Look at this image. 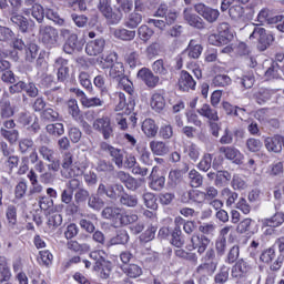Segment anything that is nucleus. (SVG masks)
<instances>
[{
    "label": "nucleus",
    "mask_w": 284,
    "mask_h": 284,
    "mask_svg": "<svg viewBox=\"0 0 284 284\" xmlns=\"http://www.w3.org/2000/svg\"><path fill=\"white\" fill-rule=\"evenodd\" d=\"M186 52L190 59H199V57L203 54V45H201L196 40H191L186 48Z\"/></svg>",
    "instance_id": "nucleus-25"
},
{
    "label": "nucleus",
    "mask_w": 284,
    "mask_h": 284,
    "mask_svg": "<svg viewBox=\"0 0 284 284\" xmlns=\"http://www.w3.org/2000/svg\"><path fill=\"white\" fill-rule=\"evenodd\" d=\"M181 181H183V172L181 170L170 171L168 185L171 187H176Z\"/></svg>",
    "instance_id": "nucleus-45"
},
{
    "label": "nucleus",
    "mask_w": 284,
    "mask_h": 284,
    "mask_svg": "<svg viewBox=\"0 0 284 284\" xmlns=\"http://www.w3.org/2000/svg\"><path fill=\"white\" fill-rule=\"evenodd\" d=\"M40 39L47 48H54L57 45V39H59V32L51 26L40 27Z\"/></svg>",
    "instance_id": "nucleus-6"
},
{
    "label": "nucleus",
    "mask_w": 284,
    "mask_h": 284,
    "mask_svg": "<svg viewBox=\"0 0 284 284\" xmlns=\"http://www.w3.org/2000/svg\"><path fill=\"white\" fill-rule=\"evenodd\" d=\"M138 79L143 81V83L146 85V88H150L151 90H154L156 85H159V82L161 81V78L149 68H142L138 71Z\"/></svg>",
    "instance_id": "nucleus-7"
},
{
    "label": "nucleus",
    "mask_w": 284,
    "mask_h": 284,
    "mask_svg": "<svg viewBox=\"0 0 284 284\" xmlns=\"http://www.w3.org/2000/svg\"><path fill=\"white\" fill-rule=\"evenodd\" d=\"M184 153L187 154L191 161H194V162L199 161V156H201V151L199 150V146L194 143L185 146Z\"/></svg>",
    "instance_id": "nucleus-52"
},
{
    "label": "nucleus",
    "mask_w": 284,
    "mask_h": 284,
    "mask_svg": "<svg viewBox=\"0 0 284 284\" xmlns=\"http://www.w3.org/2000/svg\"><path fill=\"white\" fill-rule=\"evenodd\" d=\"M219 267V262H204L196 268L197 274H214Z\"/></svg>",
    "instance_id": "nucleus-38"
},
{
    "label": "nucleus",
    "mask_w": 284,
    "mask_h": 284,
    "mask_svg": "<svg viewBox=\"0 0 284 284\" xmlns=\"http://www.w3.org/2000/svg\"><path fill=\"white\" fill-rule=\"evenodd\" d=\"M143 21V16L136 11L131 12L125 20V27L134 30V28H139L141 22Z\"/></svg>",
    "instance_id": "nucleus-28"
},
{
    "label": "nucleus",
    "mask_w": 284,
    "mask_h": 284,
    "mask_svg": "<svg viewBox=\"0 0 284 284\" xmlns=\"http://www.w3.org/2000/svg\"><path fill=\"white\" fill-rule=\"evenodd\" d=\"M10 21L13 26H17L21 32H27L30 28V22H28V18L22 14L17 13V11H11Z\"/></svg>",
    "instance_id": "nucleus-19"
},
{
    "label": "nucleus",
    "mask_w": 284,
    "mask_h": 284,
    "mask_svg": "<svg viewBox=\"0 0 284 284\" xmlns=\"http://www.w3.org/2000/svg\"><path fill=\"white\" fill-rule=\"evenodd\" d=\"M230 280V267L222 265L214 276V283L225 284Z\"/></svg>",
    "instance_id": "nucleus-36"
},
{
    "label": "nucleus",
    "mask_w": 284,
    "mask_h": 284,
    "mask_svg": "<svg viewBox=\"0 0 284 284\" xmlns=\"http://www.w3.org/2000/svg\"><path fill=\"white\" fill-rule=\"evenodd\" d=\"M221 196L224 199L226 207H232V205H234L239 200V193L232 191L230 187H224L221 191Z\"/></svg>",
    "instance_id": "nucleus-27"
},
{
    "label": "nucleus",
    "mask_w": 284,
    "mask_h": 284,
    "mask_svg": "<svg viewBox=\"0 0 284 284\" xmlns=\"http://www.w3.org/2000/svg\"><path fill=\"white\" fill-rule=\"evenodd\" d=\"M142 132L148 139H154L159 134V126L152 119H145L142 122Z\"/></svg>",
    "instance_id": "nucleus-20"
},
{
    "label": "nucleus",
    "mask_w": 284,
    "mask_h": 284,
    "mask_svg": "<svg viewBox=\"0 0 284 284\" xmlns=\"http://www.w3.org/2000/svg\"><path fill=\"white\" fill-rule=\"evenodd\" d=\"M39 57V45L30 43L26 49V61L32 63Z\"/></svg>",
    "instance_id": "nucleus-51"
},
{
    "label": "nucleus",
    "mask_w": 284,
    "mask_h": 284,
    "mask_svg": "<svg viewBox=\"0 0 284 284\" xmlns=\"http://www.w3.org/2000/svg\"><path fill=\"white\" fill-rule=\"evenodd\" d=\"M264 227H281L284 223V212H276L273 216L262 220Z\"/></svg>",
    "instance_id": "nucleus-22"
},
{
    "label": "nucleus",
    "mask_w": 284,
    "mask_h": 284,
    "mask_svg": "<svg viewBox=\"0 0 284 284\" xmlns=\"http://www.w3.org/2000/svg\"><path fill=\"white\" fill-rule=\"evenodd\" d=\"M109 77L115 81H120L125 78V68L123 67V63L115 62L109 70Z\"/></svg>",
    "instance_id": "nucleus-24"
},
{
    "label": "nucleus",
    "mask_w": 284,
    "mask_h": 284,
    "mask_svg": "<svg viewBox=\"0 0 284 284\" xmlns=\"http://www.w3.org/2000/svg\"><path fill=\"white\" fill-rule=\"evenodd\" d=\"M1 136L3 139H7L10 143H17L19 141V131L17 130H6V129H0Z\"/></svg>",
    "instance_id": "nucleus-57"
},
{
    "label": "nucleus",
    "mask_w": 284,
    "mask_h": 284,
    "mask_svg": "<svg viewBox=\"0 0 284 284\" xmlns=\"http://www.w3.org/2000/svg\"><path fill=\"white\" fill-rule=\"evenodd\" d=\"M54 69L57 70V81L59 83H65L70 77V68L68 67V60L63 58H58L53 63Z\"/></svg>",
    "instance_id": "nucleus-9"
},
{
    "label": "nucleus",
    "mask_w": 284,
    "mask_h": 284,
    "mask_svg": "<svg viewBox=\"0 0 284 284\" xmlns=\"http://www.w3.org/2000/svg\"><path fill=\"white\" fill-rule=\"evenodd\" d=\"M220 153L224 154L225 159L233 161L236 165H242L243 160L245 159V155L234 146H221Z\"/></svg>",
    "instance_id": "nucleus-10"
},
{
    "label": "nucleus",
    "mask_w": 284,
    "mask_h": 284,
    "mask_svg": "<svg viewBox=\"0 0 284 284\" xmlns=\"http://www.w3.org/2000/svg\"><path fill=\"white\" fill-rule=\"evenodd\" d=\"M61 223H63V216H61V214L54 213L49 216L48 225L50 230H57Z\"/></svg>",
    "instance_id": "nucleus-64"
},
{
    "label": "nucleus",
    "mask_w": 284,
    "mask_h": 284,
    "mask_svg": "<svg viewBox=\"0 0 284 284\" xmlns=\"http://www.w3.org/2000/svg\"><path fill=\"white\" fill-rule=\"evenodd\" d=\"M130 241V235L128 234V231L121 230L118 232L115 236H113L109 241V245H125Z\"/></svg>",
    "instance_id": "nucleus-34"
},
{
    "label": "nucleus",
    "mask_w": 284,
    "mask_h": 284,
    "mask_svg": "<svg viewBox=\"0 0 284 284\" xmlns=\"http://www.w3.org/2000/svg\"><path fill=\"white\" fill-rule=\"evenodd\" d=\"M19 120H20V123H22V125H30L32 123V128L34 130H39V124L37 123V116L30 113L22 112L20 113Z\"/></svg>",
    "instance_id": "nucleus-47"
},
{
    "label": "nucleus",
    "mask_w": 284,
    "mask_h": 284,
    "mask_svg": "<svg viewBox=\"0 0 284 284\" xmlns=\"http://www.w3.org/2000/svg\"><path fill=\"white\" fill-rule=\"evenodd\" d=\"M114 61H116V53H110L105 58H101L99 65L102 70H108L114 65Z\"/></svg>",
    "instance_id": "nucleus-56"
},
{
    "label": "nucleus",
    "mask_w": 284,
    "mask_h": 284,
    "mask_svg": "<svg viewBox=\"0 0 284 284\" xmlns=\"http://www.w3.org/2000/svg\"><path fill=\"white\" fill-rule=\"evenodd\" d=\"M64 172H67L65 174L67 179H74L75 176H81L83 172H85V170L81 169L80 165L73 163Z\"/></svg>",
    "instance_id": "nucleus-58"
},
{
    "label": "nucleus",
    "mask_w": 284,
    "mask_h": 284,
    "mask_svg": "<svg viewBox=\"0 0 284 284\" xmlns=\"http://www.w3.org/2000/svg\"><path fill=\"white\" fill-rule=\"evenodd\" d=\"M180 90L187 92V90H194L196 88V81L187 71H182L179 79Z\"/></svg>",
    "instance_id": "nucleus-16"
},
{
    "label": "nucleus",
    "mask_w": 284,
    "mask_h": 284,
    "mask_svg": "<svg viewBox=\"0 0 284 284\" xmlns=\"http://www.w3.org/2000/svg\"><path fill=\"white\" fill-rule=\"evenodd\" d=\"M45 131L50 136H63L65 134V128L63 126V123H53V124H48L45 126Z\"/></svg>",
    "instance_id": "nucleus-33"
},
{
    "label": "nucleus",
    "mask_w": 284,
    "mask_h": 284,
    "mask_svg": "<svg viewBox=\"0 0 284 284\" xmlns=\"http://www.w3.org/2000/svg\"><path fill=\"white\" fill-rule=\"evenodd\" d=\"M231 187H233V190H246L247 189V183L245 182V180H243V178L239 176V175H233V179L231 181Z\"/></svg>",
    "instance_id": "nucleus-62"
},
{
    "label": "nucleus",
    "mask_w": 284,
    "mask_h": 284,
    "mask_svg": "<svg viewBox=\"0 0 284 284\" xmlns=\"http://www.w3.org/2000/svg\"><path fill=\"white\" fill-rule=\"evenodd\" d=\"M41 119L43 121L54 122L59 121V112L54 111L52 108H48L41 113Z\"/></svg>",
    "instance_id": "nucleus-59"
},
{
    "label": "nucleus",
    "mask_w": 284,
    "mask_h": 284,
    "mask_svg": "<svg viewBox=\"0 0 284 284\" xmlns=\"http://www.w3.org/2000/svg\"><path fill=\"white\" fill-rule=\"evenodd\" d=\"M124 274L130 278H139L143 274V268L136 264H130L123 268Z\"/></svg>",
    "instance_id": "nucleus-46"
},
{
    "label": "nucleus",
    "mask_w": 284,
    "mask_h": 284,
    "mask_svg": "<svg viewBox=\"0 0 284 284\" xmlns=\"http://www.w3.org/2000/svg\"><path fill=\"white\" fill-rule=\"evenodd\" d=\"M31 16L36 21H38V23H43V19H45V11L41 4L36 3L31 8Z\"/></svg>",
    "instance_id": "nucleus-50"
},
{
    "label": "nucleus",
    "mask_w": 284,
    "mask_h": 284,
    "mask_svg": "<svg viewBox=\"0 0 284 284\" xmlns=\"http://www.w3.org/2000/svg\"><path fill=\"white\" fill-rule=\"evenodd\" d=\"M154 36V30L150 29L146 24H142L138 29V37L141 41L148 42Z\"/></svg>",
    "instance_id": "nucleus-42"
},
{
    "label": "nucleus",
    "mask_w": 284,
    "mask_h": 284,
    "mask_svg": "<svg viewBox=\"0 0 284 284\" xmlns=\"http://www.w3.org/2000/svg\"><path fill=\"white\" fill-rule=\"evenodd\" d=\"M120 204L124 205L125 207H136L139 205V197L136 195L122 193L120 195Z\"/></svg>",
    "instance_id": "nucleus-35"
},
{
    "label": "nucleus",
    "mask_w": 284,
    "mask_h": 284,
    "mask_svg": "<svg viewBox=\"0 0 284 284\" xmlns=\"http://www.w3.org/2000/svg\"><path fill=\"white\" fill-rule=\"evenodd\" d=\"M230 181H232V173L229 171H217L216 179L214 181V185L216 187H225V185H230Z\"/></svg>",
    "instance_id": "nucleus-26"
},
{
    "label": "nucleus",
    "mask_w": 284,
    "mask_h": 284,
    "mask_svg": "<svg viewBox=\"0 0 284 284\" xmlns=\"http://www.w3.org/2000/svg\"><path fill=\"white\" fill-rule=\"evenodd\" d=\"M149 148L155 156H165L170 152V148L163 141L152 140L149 143Z\"/></svg>",
    "instance_id": "nucleus-21"
},
{
    "label": "nucleus",
    "mask_w": 284,
    "mask_h": 284,
    "mask_svg": "<svg viewBox=\"0 0 284 284\" xmlns=\"http://www.w3.org/2000/svg\"><path fill=\"white\" fill-rule=\"evenodd\" d=\"M210 168H212V154L205 153L199 162L197 169L201 172H209Z\"/></svg>",
    "instance_id": "nucleus-55"
},
{
    "label": "nucleus",
    "mask_w": 284,
    "mask_h": 284,
    "mask_svg": "<svg viewBox=\"0 0 284 284\" xmlns=\"http://www.w3.org/2000/svg\"><path fill=\"white\" fill-rule=\"evenodd\" d=\"M250 39H256L257 40V49L260 52H265L272 43H274V34L267 33L265 28L254 24L253 26V31L250 34Z\"/></svg>",
    "instance_id": "nucleus-1"
},
{
    "label": "nucleus",
    "mask_w": 284,
    "mask_h": 284,
    "mask_svg": "<svg viewBox=\"0 0 284 284\" xmlns=\"http://www.w3.org/2000/svg\"><path fill=\"white\" fill-rule=\"evenodd\" d=\"M136 152L140 155V161L144 163V165L152 164V153L148 150V145L145 143L138 144Z\"/></svg>",
    "instance_id": "nucleus-29"
},
{
    "label": "nucleus",
    "mask_w": 284,
    "mask_h": 284,
    "mask_svg": "<svg viewBox=\"0 0 284 284\" xmlns=\"http://www.w3.org/2000/svg\"><path fill=\"white\" fill-rule=\"evenodd\" d=\"M217 32L219 36L223 38L224 43H230V41H232V39L234 38L232 31H230V23L227 22L220 23V26L217 27Z\"/></svg>",
    "instance_id": "nucleus-32"
},
{
    "label": "nucleus",
    "mask_w": 284,
    "mask_h": 284,
    "mask_svg": "<svg viewBox=\"0 0 284 284\" xmlns=\"http://www.w3.org/2000/svg\"><path fill=\"white\" fill-rule=\"evenodd\" d=\"M207 245H210V239L205 235H193L191 237V244L187 245L190 251L197 250V254H205V250H207Z\"/></svg>",
    "instance_id": "nucleus-12"
},
{
    "label": "nucleus",
    "mask_w": 284,
    "mask_h": 284,
    "mask_svg": "<svg viewBox=\"0 0 284 284\" xmlns=\"http://www.w3.org/2000/svg\"><path fill=\"white\" fill-rule=\"evenodd\" d=\"M60 37H62V39H65L63 50L67 54H72V52L81 50L79 37L77 36V33L70 31V29L62 28L60 30Z\"/></svg>",
    "instance_id": "nucleus-3"
},
{
    "label": "nucleus",
    "mask_w": 284,
    "mask_h": 284,
    "mask_svg": "<svg viewBox=\"0 0 284 284\" xmlns=\"http://www.w3.org/2000/svg\"><path fill=\"white\" fill-rule=\"evenodd\" d=\"M115 39H121V41H132L136 37V31H130L128 29H115L113 32Z\"/></svg>",
    "instance_id": "nucleus-37"
},
{
    "label": "nucleus",
    "mask_w": 284,
    "mask_h": 284,
    "mask_svg": "<svg viewBox=\"0 0 284 284\" xmlns=\"http://www.w3.org/2000/svg\"><path fill=\"white\" fill-rule=\"evenodd\" d=\"M184 20L189 26H192L193 28H197V30H203L205 28V22L203 19L195 13H192V9H184Z\"/></svg>",
    "instance_id": "nucleus-17"
},
{
    "label": "nucleus",
    "mask_w": 284,
    "mask_h": 284,
    "mask_svg": "<svg viewBox=\"0 0 284 284\" xmlns=\"http://www.w3.org/2000/svg\"><path fill=\"white\" fill-rule=\"evenodd\" d=\"M153 74H158V77H161V79H164V77H168L169 70L168 65H165V62L163 59L156 60L152 64Z\"/></svg>",
    "instance_id": "nucleus-31"
},
{
    "label": "nucleus",
    "mask_w": 284,
    "mask_h": 284,
    "mask_svg": "<svg viewBox=\"0 0 284 284\" xmlns=\"http://www.w3.org/2000/svg\"><path fill=\"white\" fill-rule=\"evenodd\" d=\"M246 150L252 153L261 152L263 149V142L256 138H248L245 142Z\"/></svg>",
    "instance_id": "nucleus-40"
},
{
    "label": "nucleus",
    "mask_w": 284,
    "mask_h": 284,
    "mask_svg": "<svg viewBox=\"0 0 284 284\" xmlns=\"http://www.w3.org/2000/svg\"><path fill=\"white\" fill-rule=\"evenodd\" d=\"M38 152L44 161H48L49 171L59 172V170L61 169V162L57 158H54V151L51 148H49L48 145H41L39 146Z\"/></svg>",
    "instance_id": "nucleus-4"
},
{
    "label": "nucleus",
    "mask_w": 284,
    "mask_h": 284,
    "mask_svg": "<svg viewBox=\"0 0 284 284\" xmlns=\"http://www.w3.org/2000/svg\"><path fill=\"white\" fill-rule=\"evenodd\" d=\"M109 154L112 158L113 163H115L116 168H123V160L125 159L123 150L113 148Z\"/></svg>",
    "instance_id": "nucleus-41"
},
{
    "label": "nucleus",
    "mask_w": 284,
    "mask_h": 284,
    "mask_svg": "<svg viewBox=\"0 0 284 284\" xmlns=\"http://www.w3.org/2000/svg\"><path fill=\"white\" fill-rule=\"evenodd\" d=\"M98 10L112 24L121 23V19H123V12L118 9L116 4L112 9V0H99Z\"/></svg>",
    "instance_id": "nucleus-2"
},
{
    "label": "nucleus",
    "mask_w": 284,
    "mask_h": 284,
    "mask_svg": "<svg viewBox=\"0 0 284 284\" xmlns=\"http://www.w3.org/2000/svg\"><path fill=\"white\" fill-rule=\"evenodd\" d=\"M195 12L200 14V17H203L207 23H214L219 17L221 16V12L216 9H212L204 3H197L194 6Z\"/></svg>",
    "instance_id": "nucleus-8"
},
{
    "label": "nucleus",
    "mask_w": 284,
    "mask_h": 284,
    "mask_svg": "<svg viewBox=\"0 0 284 284\" xmlns=\"http://www.w3.org/2000/svg\"><path fill=\"white\" fill-rule=\"evenodd\" d=\"M122 214H123V209L119 206H106L102 211L103 219H106L108 221H112L116 225H119Z\"/></svg>",
    "instance_id": "nucleus-15"
},
{
    "label": "nucleus",
    "mask_w": 284,
    "mask_h": 284,
    "mask_svg": "<svg viewBox=\"0 0 284 284\" xmlns=\"http://www.w3.org/2000/svg\"><path fill=\"white\" fill-rule=\"evenodd\" d=\"M150 105L154 112L161 113L162 110H165V97L161 93H153Z\"/></svg>",
    "instance_id": "nucleus-23"
},
{
    "label": "nucleus",
    "mask_w": 284,
    "mask_h": 284,
    "mask_svg": "<svg viewBox=\"0 0 284 284\" xmlns=\"http://www.w3.org/2000/svg\"><path fill=\"white\" fill-rule=\"evenodd\" d=\"M171 243L175 247H183V245H185V240L183 239V232L181 231V227L176 226L173 230Z\"/></svg>",
    "instance_id": "nucleus-44"
},
{
    "label": "nucleus",
    "mask_w": 284,
    "mask_h": 284,
    "mask_svg": "<svg viewBox=\"0 0 284 284\" xmlns=\"http://www.w3.org/2000/svg\"><path fill=\"white\" fill-rule=\"evenodd\" d=\"M213 85L215 88H227V85H232V78L225 74H217L213 79Z\"/></svg>",
    "instance_id": "nucleus-49"
},
{
    "label": "nucleus",
    "mask_w": 284,
    "mask_h": 284,
    "mask_svg": "<svg viewBox=\"0 0 284 284\" xmlns=\"http://www.w3.org/2000/svg\"><path fill=\"white\" fill-rule=\"evenodd\" d=\"M118 88L120 90H124V92L130 94V97L134 95V84L130 79H128V77L118 80Z\"/></svg>",
    "instance_id": "nucleus-43"
},
{
    "label": "nucleus",
    "mask_w": 284,
    "mask_h": 284,
    "mask_svg": "<svg viewBox=\"0 0 284 284\" xmlns=\"http://www.w3.org/2000/svg\"><path fill=\"white\" fill-rule=\"evenodd\" d=\"M0 116L1 119H10L11 116H14V108L9 100L0 101Z\"/></svg>",
    "instance_id": "nucleus-30"
},
{
    "label": "nucleus",
    "mask_w": 284,
    "mask_h": 284,
    "mask_svg": "<svg viewBox=\"0 0 284 284\" xmlns=\"http://www.w3.org/2000/svg\"><path fill=\"white\" fill-rule=\"evenodd\" d=\"M250 272H252V265H250V263L245 262V260H239L235 265L232 267L231 271V276L233 278H245V276H247V274H250Z\"/></svg>",
    "instance_id": "nucleus-11"
},
{
    "label": "nucleus",
    "mask_w": 284,
    "mask_h": 284,
    "mask_svg": "<svg viewBox=\"0 0 284 284\" xmlns=\"http://www.w3.org/2000/svg\"><path fill=\"white\" fill-rule=\"evenodd\" d=\"M196 112L200 114V116L207 119L209 123L211 121H219V111H216V109L212 108L207 103L202 104V106L197 109Z\"/></svg>",
    "instance_id": "nucleus-18"
},
{
    "label": "nucleus",
    "mask_w": 284,
    "mask_h": 284,
    "mask_svg": "<svg viewBox=\"0 0 284 284\" xmlns=\"http://www.w3.org/2000/svg\"><path fill=\"white\" fill-rule=\"evenodd\" d=\"M93 129L98 132H101L103 139L108 140L111 136H114V130L112 129V122L110 116L103 115L102 118H98L93 122Z\"/></svg>",
    "instance_id": "nucleus-5"
},
{
    "label": "nucleus",
    "mask_w": 284,
    "mask_h": 284,
    "mask_svg": "<svg viewBox=\"0 0 284 284\" xmlns=\"http://www.w3.org/2000/svg\"><path fill=\"white\" fill-rule=\"evenodd\" d=\"M136 221H139V215L122 209V215L118 225H132V223H136Z\"/></svg>",
    "instance_id": "nucleus-39"
},
{
    "label": "nucleus",
    "mask_w": 284,
    "mask_h": 284,
    "mask_svg": "<svg viewBox=\"0 0 284 284\" xmlns=\"http://www.w3.org/2000/svg\"><path fill=\"white\" fill-rule=\"evenodd\" d=\"M90 258L93 261L94 267H101L105 263V257H103V251H93L90 253Z\"/></svg>",
    "instance_id": "nucleus-60"
},
{
    "label": "nucleus",
    "mask_w": 284,
    "mask_h": 284,
    "mask_svg": "<svg viewBox=\"0 0 284 284\" xmlns=\"http://www.w3.org/2000/svg\"><path fill=\"white\" fill-rule=\"evenodd\" d=\"M143 201L145 207H148L149 210H156L159 207V204L156 203V195H154V193H144Z\"/></svg>",
    "instance_id": "nucleus-53"
},
{
    "label": "nucleus",
    "mask_w": 284,
    "mask_h": 284,
    "mask_svg": "<svg viewBox=\"0 0 284 284\" xmlns=\"http://www.w3.org/2000/svg\"><path fill=\"white\" fill-rule=\"evenodd\" d=\"M116 7L120 10V12H123L128 14V12H132V9L134 8V4L130 0H115Z\"/></svg>",
    "instance_id": "nucleus-61"
},
{
    "label": "nucleus",
    "mask_w": 284,
    "mask_h": 284,
    "mask_svg": "<svg viewBox=\"0 0 284 284\" xmlns=\"http://www.w3.org/2000/svg\"><path fill=\"white\" fill-rule=\"evenodd\" d=\"M105 49V40L102 38L95 39L87 43L85 52L89 57H98Z\"/></svg>",
    "instance_id": "nucleus-14"
},
{
    "label": "nucleus",
    "mask_w": 284,
    "mask_h": 284,
    "mask_svg": "<svg viewBox=\"0 0 284 284\" xmlns=\"http://www.w3.org/2000/svg\"><path fill=\"white\" fill-rule=\"evenodd\" d=\"M283 143H284V136L278 134L272 138H266L264 140V145L266 150L268 152H274L275 154L283 152Z\"/></svg>",
    "instance_id": "nucleus-13"
},
{
    "label": "nucleus",
    "mask_w": 284,
    "mask_h": 284,
    "mask_svg": "<svg viewBox=\"0 0 284 284\" xmlns=\"http://www.w3.org/2000/svg\"><path fill=\"white\" fill-rule=\"evenodd\" d=\"M78 79H79V83H80V85H82V88L88 90V92H92V81H90V73H88L85 71H81L79 73Z\"/></svg>",
    "instance_id": "nucleus-54"
},
{
    "label": "nucleus",
    "mask_w": 284,
    "mask_h": 284,
    "mask_svg": "<svg viewBox=\"0 0 284 284\" xmlns=\"http://www.w3.org/2000/svg\"><path fill=\"white\" fill-rule=\"evenodd\" d=\"M264 77L266 81H272V79H278V64L272 63L271 67L265 71Z\"/></svg>",
    "instance_id": "nucleus-63"
},
{
    "label": "nucleus",
    "mask_w": 284,
    "mask_h": 284,
    "mask_svg": "<svg viewBox=\"0 0 284 284\" xmlns=\"http://www.w3.org/2000/svg\"><path fill=\"white\" fill-rule=\"evenodd\" d=\"M189 179L191 187H201L203 185V175L194 169L189 172Z\"/></svg>",
    "instance_id": "nucleus-48"
}]
</instances>
